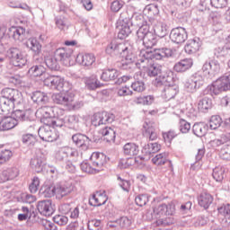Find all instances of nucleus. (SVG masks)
I'll return each instance as SVG.
<instances>
[{
	"label": "nucleus",
	"mask_w": 230,
	"mask_h": 230,
	"mask_svg": "<svg viewBox=\"0 0 230 230\" xmlns=\"http://www.w3.org/2000/svg\"><path fill=\"white\" fill-rule=\"evenodd\" d=\"M173 57V50L168 48H159L152 50H142L140 58L137 60L139 69H143L148 66L150 60H164V58H172Z\"/></svg>",
	"instance_id": "1"
},
{
	"label": "nucleus",
	"mask_w": 230,
	"mask_h": 230,
	"mask_svg": "<svg viewBox=\"0 0 230 230\" xmlns=\"http://www.w3.org/2000/svg\"><path fill=\"white\" fill-rule=\"evenodd\" d=\"M1 112L12 114L15 103H21L19 92L12 88H4L1 91Z\"/></svg>",
	"instance_id": "2"
},
{
	"label": "nucleus",
	"mask_w": 230,
	"mask_h": 230,
	"mask_svg": "<svg viewBox=\"0 0 230 230\" xmlns=\"http://www.w3.org/2000/svg\"><path fill=\"white\" fill-rule=\"evenodd\" d=\"M230 90V72L226 73L223 76L217 79L214 83L208 85L203 90L204 96L209 94L210 96H217L219 93Z\"/></svg>",
	"instance_id": "3"
},
{
	"label": "nucleus",
	"mask_w": 230,
	"mask_h": 230,
	"mask_svg": "<svg viewBox=\"0 0 230 230\" xmlns=\"http://www.w3.org/2000/svg\"><path fill=\"white\" fill-rule=\"evenodd\" d=\"M133 15L134 13L128 10H125L120 13L119 18L117 22V28L119 30L118 39L120 40H123L132 33L133 29H130V22Z\"/></svg>",
	"instance_id": "4"
},
{
	"label": "nucleus",
	"mask_w": 230,
	"mask_h": 230,
	"mask_svg": "<svg viewBox=\"0 0 230 230\" xmlns=\"http://www.w3.org/2000/svg\"><path fill=\"white\" fill-rule=\"evenodd\" d=\"M137 41L142 42L143 46L150 49L157 44V34L154 32V28L144 25L141 29L137 31Z\"/></svg>",
	"instance_id": "5"
},
{
	"label": "nucleus",
	"mask_w": 230,
	"mask_h": 230,
	"mask_svg": "<svg viewBox=\"0 0 230 230\" xmlns=\"http://www.w3.org/2000/svg\"><path fill=\"white\" fill-rule=\"evenodd\" d=\"M4 55L14 67L21 69L28 64L26 54L17 47H11L5 51Z\"/></svg>",
	"instance_id": "6"
},
{
	"label": "nucleus",
	"mask_w": 230,
	"mask_h": 230,
	"mask_svg": "<svg viewBox=\"0 0 230 230\" xmlns=\"http://www.w3.org/2000/svg\"><path fill=\"white\" fill-rule=\"evenodd\" d=\"M107 55L111 57H125L131 53L133 50L127 47L125 42H119L118 40H112L106 47L105 49Z\"/></svg>",
	"instance_id": "7"
},
{
	"label": "nucleus",
	"mask_w": 230,
	"mask_h": 230,
	"mask_svg": "<svg viewBox=\"0 0 230 230\" xmlns=\"http://www.w3.org/2000/svg\"><path fill=\"white\" fill-rule=\"evenodd\" d=\"M69 159H72L74 163H77L78 159H80L78 150L67 146L62 147L56 154V161H58V163H61V164H64V163H66V161H69Z\"/></svg>",
	"instance_id": "8"
},
{
	"label": "nucleus",
	"mask_w": 230,
	"mask_h": 230,
	"mask_svg": "<svg viewBox=\"0 0 230 230\" xmlns=\"http://www.w3.org/2000/svg\"><path fill=\"white\" fill-rule=\"evenodd\" d=\"M1 32L3 33L2 40H4V39H13V40L21 41L24 39L26 29L17 26H12L6 29L5 26H2Z\"/></svg>",
	"instance_id": "9"
},
{
	"label": "nucleus",
	"mask_w": 230,
	"mask_h": 230,
	"mask_svg": "<svg viewBox=\"0 0 230 230\" xmlns=\"http://www.w3.org/2000/svg\"><path fill=\"white\" fill-rule=\"evenodd\" d=\"M122 58L125 59L117 63V66L119 69H122V71H134L136 67L139 69V65L137 64V56H136L134 51L129 52L126 56L122 57Z\"/></svg>",
	"instance_id": "10"
},
{
	"label": "nucleus",
	"mask_w": 230,
	"mask_h": 230,
	"mask_svg": "<svg viewBox=\"0 0 230 230\" xmlns=\"http://www.w3.org/2000/svg\"><path fill=\"white\" fill-rule=\"evenodd\" d=\"M177 77L172 70L164 71L158 77L155 78L154 84L155 87H164L166 85H177Z\"/></svg>",
	"instance_id": "11"
},
{
	"label": "nucleus",
	"mask_w": 230,
	"mask_h": 230,
	"mask_svg": "<svg viewBox=\"0 0 230 230\" xmlns=\"http://www.w3.org/2000/svg\"><path fill=\"white\" fill-rule=\"evenodd\" d=\"M116 116L113 113L102 111L94 113L92 117V125L93 127H102V125H107V123H112Z\"/></svg>",
	"instance_id": "12"
},
{
	"label": "nucleus",
	"mask_w": 230,
	"mask_h": 230,
	"mask_svg": "<svg viewBox=\"0 0 230 230\" xmlns=\"http://www.w3.org/2000/svg\"><path fill=\"white\" fill-rule=\"evenodd\" d=\"M62 112V110L51 106H42L37 111V114H40V121L44 125H48V122L52 118H57V114Z\"/></svg>",
	"instance_id": "13"
},
{
	"label": "nucleus",
	"mask_w": 230,
	"mask_h": 230,
	"mask_svg": "<svg viewBox=\"0 0 230 230\" xmlns=\"http://www.w3.org/2000/svg\"><path fill=\"white\" fill-rule=\"evenodd\" d=\"M169 39L173 44H184L188 40V31L184 27H176L171 30Z\"/></svg>",
	"instance_id": "14"
},
{
	"label": "nucleus",
	"mask_w": 230,
	"mask_h": 230,
	"mask_svg": "<svg viewBox=\"0 0 230 230\" xmlns=\"http://www.w3.org/2000/svg\"><path fill=\"white\" fill-rule=\"evenodd\" d=\"M201 69L205 76H208V78H213L215 75H218V73H220V63L217 59L206 61L203 64Z\"/></svg>",
	"instance_id": "15"
},
{
	"label": "nucleus",
	"mask_w": 230,
	"mask_h": 230,
	"mask_svg": "<svg viewBox=\"0 0 230 230\" xmlns=\"http://www.w3.org/2000/svg\"><path fill=\"white\" fill-rule=\"evenodd\" d=\"M204 84V77L199 74H195L192 79L185 83L184 86L188 93H197V90L200 89Z\"/></svg>",
	"instance_id": "16"
},
{
	"label": "nucleus",
	"mask_w": 230,
	"mask_h": 230,
	"mask_svg": "<svg viewBox=\"0 0 230 230\" xmlns=\"http://www.w3.org/2000/svg\"><path fill=\"white\" fill-rule=\"evenodd\" d=\"M200 48H202V40H200V38L195 37L187 41L184 46V51L187 55H195L200 50Z\"/></svg>",
	"instance_id": "17"
},
{
	"label": "nucleus",
	"mask_w": 230,
	"mask_h": 230,
	"mask_svg": "<svg viewBox=\"0 0 230 230\" xmlns=\"http://www.w3.org/2000/svg\"><path fill=\"white\" fill-rule=\"evenodd\" d=\"M154 212L158 215V217H172V215L175 213V204L172 202L160 204L154 209Z\"/></svg>",
	"instance_id": "18"
},
{
	"label": "nucleus",
	"mask_w": 230,
	"mask_h": 230,
	"mask_svg": "<svg viewBox=\"0 0 230 230\" xmlns=\"http://www.w3.org/2000/svg\"><path fill=\"white\" fill-rule=\"evenodd\" d=\"M1 116L2 130H12V128H15L19 124L18 120L12 117V113H4L2 111Z\"/></svg>",
	"instance_id": "19"
},
{
	"label": "nucleus",
	"mask_w": 230,
	"mask_h": 230,
	"mask_svg": "<svg viewBox=\"0 0 230 230\" xmlns=\"http://www.w3.org/2000/svg\"><path fill=\"white\" fill-rule=\"evenodd\" d=\"M90 160L93 168H96L99 172H102V168L107 164V155H103V153L93 152L90 156Z\"/></svg>",
	"instance_id": "20"
},
{
	"label": "nucleus",
	"mask_w": 230,
	"mask_h": 230,
	"mask_svg": "<svg viewBox=\"0 0 230 230\" xmlns=\"http://www.w3.org/2000/svg\"><path fill=\"white\" fill-rule=\"evenodd\" d=\"M72 141L75 143L77 148H80L83 152H87L89 148V143L87 142V137L85 134L76 133L72 136Z\"/></svg>",
	"instance_id": "21"
},
{
	"label": "nucleus",
	"mask_w": 230,
	"mask_h": 230,
	"mask_svg": "<svg viewBox=\"0 0 230 230\" xmlns=\"http://www.w3.org/2000/svg\"><path fill=\"white\" fill-rule=\"evenodd\" d=\"M83 82L88 91H96L103 87V84L98 80V75H92L83 78Z\"/></svg>",
	"instance_id": "22"
},
{
	"label": "nucleus",
	"mask_w": 230,
	"mask_h": 230,
	"mask_svg": "<svg viewBox=\"0 0 230 230\" xmlns=\"http://www.w3.org/2000/svg\"><path fill=\"white\" fill-rule=\"evenodd\" d=\"M38 135L42 141H46L47 143H53L57 139L55 133L52 132L51 128L48 125L40 127L38 129Z\"/></svg>",
	"instance_id": "23"
},
{
	"label": "nucleus",
	"mask_w": 230,
	"mask_h": 230,
	"mask_svg": "<svg viewBox=\"0 0 230 230\" xmlns=\"http://www.w3.org/2000/svg\"><path fill=\"white\" fill-rule=\"evenodd\" d=\"M162 89V98L165 100V102H170V100H173L177 94H179V84H172L163 86Z\"/></svg>",
	"instance_id": "24"
},
{
	"label": "nucleus",
	"mask_w": 230,
	"mask_h": 230,
	"mask_svg": "<svg viewBox=\"0 0 230 230\" xmlns=\"http://www.w3.org/2000/svg\"><path fill=\"white\" fill-rule=\"evenodd\" d=\"M37 209L40 215H44V217H51V215H53V205L51 199L39 201L37 204Z\"/></svg>",
	"instance_id": "25"
},
{
	"label": "nucleus",
	"mask_w": 230,
	"mask_h": 230,
	"mask_svg": "<svg viewBox=\"0 0 230 230\" xmlns=\"http://www.w3.org/2000/svg\"><path fill=\"white\" fill-rule=\"evenodd\" d=\"M144 69L145 73L147 75V76H150V78H154L155 76H161L164 71H163V66L159 64H149L146 65L145 67H142Z\"/></svg>",
	"instance_id": "26"
},
{
	"label": "nucleus",
	"mask_w": 230,
	"mask_h": 230,
	"mask_svg": "<svg viewBox=\"0 0 230 230\" xmlns=\"http://www.w3.org/2000/svg\"><path fill=\"white\" fill-rule=\"evenodd\" d=\"M153 164L156 166H165V168H173V164L168 159V153H162L156 155L152 158Z\"/></svg>",
	"instance_id": "27"
},
{
	"label": "nucleus",
	"mask_w": 230,
	"mask_h": 230,
	"mask_svg": "<svg viewBox=\"0 0 230 230\" xmlns=\"http://www.w3.org/2000/svg\"><path fill=\"white\" fill-rule=\"evenodd\" d=\"M119 76V71L116 68H106L103 69L101 75L100 80L102 82H114L115 80H118V77Z\"/></svg>",
	"instance_id": "28"
},
{
	"label": "nucleus",
	"mask_w": 230,
	"mask_h": 230,
	"mask_svg": "<svg viewBox=\"0 0 230 230\" xmlns=\"http://www.w3.org/2000/svg\"><path fill=\"white\" fill-rule=\"evenodd\" d=\"M71 55H73V51L66 50L65 48L57 49L54 52V57L57 58L58 62H61V64H65V66H67Z\"/></svg>",
	"instance_id": "29"
},
{
	"label": "nucleus",
	"mask_w": 230,
	"mask_h": 230,
	"mask_svg": "<svg viewBox=\"0 0 230 230\" xmlns=\"http://www.w3.org/2000/svg\"><path fill=\"white\" fill-rule=\"evenodd\" d=\"M46 163V158L42 155H36L33 158L31 159L30 164L31 168L36 173H40L44 170V164Z\"/></svg>",
	"instance_id": "30"
},
{
	"label": "nucleus",
	"mask_w": 230,
	"mask_h": 230,
	"mask_svg": "<svg viewBox=\"0 0 230 230\" xmlns=\"http://www.w3.org/2000/svg\"><path fill=\"white\" fill-rule=\"evenodd\" d=\"M213 200H215V198H213V195L208 191H203L199 194V197H198V204L200 208H204L205 209H209V206L213 204Z\"/></svg>",
	"instance_id": "31"
},
{
	"label": "nucleus",
	"mask_w": 230,
	"mask_h": 230,
	"mask_svg": "<svg viewBox=\"0 0 230 230\" xmlns=\"http://www.w3.org/2000/svg\"><path fill=\"white\" fill-rule=\"evenodd\" d=\"M193 67V59L184 58L175 63L173 69L176 73H186V71Z\"/></svg>",
	"instance_id": "32"
},
{
	"label": "nucleus",
	"mask_w": 230,
	"mask_h": 230,
	"mask_svg": "<svg viewBox=\"0 0 230 230\" xmlns=\"http://www.w3.org/2000/svg\"><path fill=\"white\" fill-rule=\"evenodd\" d=\"M75 61L77 64L81 66H84L85 67H91L94 62H96V58L93 54L87 53V54H78Z\"/></svg>",
	"instance_id": "33"
},
{
	"label": "nucleus",
	"mask_w": 230,
	"mask_h": 230,
	"mask_svg": "<svg viewBox=\"0 0 230 230\" xmlns=\"http://www.w3.org/2000/svg\"><path fill=\"white\" fill-rule=\"evenodd\" d=\"M143 26H150L145 21V16L137 13H133V16L131 17V22L129 23L130 30H132V28H138V30H141Z\"/></svg>",
	"instance_id": "34"
},
{
	"label": "nucleus",
	"mask_w": 230,
	"mask_h": 230,
	"mask_svg": "<svg viewBox=\"0 0 230 230\" xmlns=\"http://www.w3.org/2000/svg\"><path fill=\"white\" fill-rule=\"evenodd\" d=\"M80 119L76 115H67L63 117V123L66 128H70L71 130H78V123Z\"/></svg>",
	"instance_id": "35"
},
{
	"label": "nucleus",
	"mask_w": 230,
	"mask_h": 230,
	"mask_svg": "<svg viewBox=\"0 0 230 230\" xmlns=\"http://www.w3.org/2000/svg\"><path fill=\"white\" fill-rule=\"evenodd\" d=\"M40 60L45 64L49 71H58L60 69V64H58V60L55 56H48Z\"/></svg>",
	"instance_id": "36"
},
{
	"label": "nucleus",
	"mask_w": 230,
	"mask_h": 230,
	"mask_svg": "<svg viewBox=\"0 0 230 230\" xmlns=\"http://www.w3.org/2000/svg\"><path fill=\"white\" fill-rule=\"evenodd\" d=\"M31 100L37 105H46L49 102V97L44 92L36 91L31 94Z\"/></svg>",
	"instance_id": "37"
},
{
	"label": "nucleus",
	"mask_w": 230,
	"mask_h": 230,
	"mask_svg": "<svg viewBox=\"0 0 230 230\" xmlns=\"http://www.w3.org/2000/svg\"><path fill=\"white\" fill-rule=\"evenodd\" d=\"M208 130H209V125L206 122H196L192 126L193 135L197 136V137H204L208 134Z\"/></svg>",
	"instance_id": "38"
},
{
	"label": "nucleus",
	"mask_w": 230,
	"mask_h": 230,
	"mask_svg": "<svg viewBox=\"0 0 230 230\" xmlns=\"http://www.w3.org/2000/svg\"><path fill=\"white\" fill-rule=\"evenodd\" d=\"M25 46L31 49L34 55H40V52L42 51V45L37 38H30L27 40Z\"/></svg>",
	"instance_id": "39"
},
{
	"label": "nucleus",
	"mask_w": 230,
	"mask_h": 230,
	"mask_svg": "<svg viewBox=\"0 0 230 230\" xmlns=\"http://www.w3.org/2000/svg\"><path fill=\"white\" fill-rule=\"evenodd\" d=\"M40 60L39 63H37L36 65H33L29 70L28 73L31 76H34V77H39V76H42V75H44V73H46V67H44V63H42V60H40V58L37 59Z\"/></svg>",
	"instance_id": "40"
},
{
	"label": "nucleus",
	"mask_w": 230,
	"mask_h": 230,
	"mask_svg": "<svg viewBox=\"0 0 230 230\" xmlns=\"http://www.w3.org/2000/svg\"><path fill=\"white\" fill-rule=\"evenodd\" d=\"M19 175V169L17 167H11L4 170L2 172V182H6L8 181H13L15 177H18Z\"/></svg>",
	"instance_id": "41"
},
{
	"label": "nucleus",
	"mask_w": 230,
	"mask_h": 230,
	"mask_svg": "<svg viewBox=\"0 0 230 230\" xmlns=\"http://www.w3.org/2000/svg\"><path fill=\"white\" fill-rule=\"evenodd\" d=\"M52 100L58 105H69L73 102V98L64 93L53 94Z\"/></svg>",
	"instance_id": "42"
},
{
	"label": "nucleus",
	"mask_w": 230,
	"mask_h": 230,
	"mask_svg": "<svg viewBox=\"0 0 230 230\" xmlns=\"http://www.w3.org/2000/svg\"><path fill=\"white\" fill-rule=\"evenodd\" d=\"M123 152L125 155L133 157L134 155H137V154H139V146L136 143L128 142L124 145Z\"/></svg>",
	"instance_id": "43"
},
{
	"label": "nucleus",
	"mask_w": 230,
	"mask_h": 230,
	"mask_svg": "<svg viewBox=\"0 0 230 230\" xmlns=\"http://www.w3.org/2000/svg\"><path fill=\"white\" fill-rule=\"evenodd\" d=\"M101 134L107 143H114V141H116V130L111 127H105L101 129Z\"/></svg>",
	"instance_id": "44"
},
{
	"label": "nucleus",
	"mask_w": 230,
	"mask_h": 230,
	"mask_svg": "<svg viewBox=\"0 0 230 230\" xmlns=\"http://www.w3.org/2000/svg\"><path fill=\"white\" fill-rule=\"evenodd\" d=\"M55 190L56 186L49 184V185H43L40 189V197H42L43 199H51V197L55 196Z\"/></svg>",
	"instance_id": "45"
},
{
	"label": "nucleus",
	"mask_w": 230,
	"mask_h": 230,
	"mask_svg": "<svg viewBox=\"0 0 230 230\" xmlns=\"http://www.w3.org/2000/svg\"><path fill=\"white\" fill-rule=\"evenodd\" d=\"M107 203V198L103 197V195L99 194H93L92 197L89 199V204L93 206V208H100V206H103Z\"/></svg>",
	"instance_id": "46"
},
{
	"label": "nucleus",
	"mask_w": 230,
	"mask_h": 230,
	"mask_svg": "<svg viewBox=\"0 0 230 230\" xmlns=\"http://www.w3.org/2000/svg\"><path fill=\"white\" fill-rule=\"evenodd\" d=\"M213 107V101L208 97L200 99L198 103V109L200 112H208Z\"/></svg>",
	"instance_id": "47"
},
{
	"label": "nucleus",
	"mask_w": 230,
	"mask_h": 230,
	"mask_svg": "<svg viewBox=\"0 0 230 230\" xmlns=\"http://www.w3.org/2000/svg\"><path fill=\"white\" fill-rule=\"evenodd\" d=\"M208 125V128H210V130H218V128L222 130V117H220V115L211 116Z\"/></svg>",
	"instance_id": "48"
},
{
	"label": "nucleus",
	"mask_w": 230,
	"mask_h": 230,
	"mask_svg": "<svg viewBox=\"0 0 230 230\" xmlns=\"http://www.w3.org/2000/svg\"><path fill=\"white\" fill-rule=\"evenodd\" d=\"M212 177L216 182H222L226 177V167L217 166L214 168Z\"/></svg>",
	"instance_id": "49"
},
{
	"label": "nucleus",
	"mask_w": 230,
	"mask_h": 230,
	"mask_svg": "<svg viewBox=\"0 0 230 230\" xmlns=\"http://www.w3.org/2000/svg\"><path fill=\"white\" fill-rule=\"evenodd\" d=\"M156 37H166L168 35V25L166 23H159L153 29Z\"/></svg>",
	"instance_id": "50"
},
{
	"label": "nucleus",
	"mask_w": 230,
	"mask_h": 230,
	"mask_svg": "<svg viewBox=\"0 0 230 230\" xmlns=\"http://www.w3.org/2000/svg\"><path fill=\"white\" fill-rule=\"evenodd\" d=\"M55 22L57 28L61 31H66V30H69V22H67V18L64 16H59L55 18Z\"/></svg>",
	"instance_id": "51"
},
{
	"label": "nucleus",
	"mask_w": 230,
	"mask_h": 230,
	"mask_svg": "<svg viewBox=\"0 0 230 230\" xmlns=\"http://www.w3.org/2000/svg\"><path fill=\"white\" fill-rule=\"evenodd\" d=\"M51 128H64V118L58 117V114H57L56 118H52L47 124Z\"/></svg>",
	"instance_id": "52"
},
{
	"label": "nucleus",
	"mask_w": 230,
	"mask_h": 230,
	"mask_svg": "<svg viewBox=\"0 0 230 230\" xmlns=\"http://www.w3.org/2000/svg\"><path fill=\"white\" fill-rule=\"evenodd\" d=\"M4 79L5 82H8L9 84H13V85H21L22 80L21 76L17 75H13L12 73H5L4 75Z\"/></svg>",
	"instance_id": "53"
},
{
	"label": "nucleus",
	"mask_w": 230,
	"mask_h": 230,
	"mask_svg": "<svg viewBox=\"0 0 230 230\" xmlns=\"http://www.w3.org/2000/svg\"><path fill=\"white\" fill-rule=\"evenodd\" d=\"M17 200L18 202H22L23 204H33V202L37 200V197L23 192L17 197Z\"/></svg>",
	"instance_id": "54"
},
{
	"label": "nucleus",
	"mask_w": 230,
	"mask_h": 230,
	"mask_svg": "<svg viewBox=\"0 0 230 230\" xmlns=\"http://www.w3.org/2000/svg\"><path fill=\"white\" fill-rule=\"evenodd\" d=\"M154 95H146L137 97L134 102L139 105H152L154 103Z\"/></svg>",
	"instance_id": "55"
},
{
	"label": "nucleus",
	"mask_w": 230,
	"mask_h": 230,
	"mask_svg": "<svg viewBox=\"0 0 230 230\" xmlns=\"http://www.w3.org/2000/svg\"><path fill=\"white\" fill-rule=\"evenodd\" d=\"M66 85H67V83L62 77L58 76L52 89L54 91H60V93H67L68 90L66 89Z\"/></svg>",
	"instance_id": "56"
},
{
	"label": "nucleus",
	"mask_w": 230,
	"mask_h": 230,
	"mask_svg": "<svg viewBox=\"0 0 230 230\" xmlns=\"http://www.w3.org/2000/svg\"><path fill=\"white\" fill-rule=\"evenodd\" d=\"M13 156V153L12 149H8L4 147V145L1 146V164L7 163Z\"/></svg>",
	"instance_id": "57"
},
{
	"label": "nucleus",
	"mask_w": 230,
	"mask_h": 230,
	"mask_svg": "<svg viewBox=\"0 0 230 230\" xmlns=\"http://www.w3.org/2000/svg\"><path fill=\"white\" fill-rule=\"evenodd\" d=\"M161 150V145L157 143H150L144 146L145 154L147 155H152V154H156Z\"/></svg>",
	"instance_id": "58"
},
{
	"label": "nucleus",
	"mask_w": 230,
	"mask_h": 230,
	"mask_svg": "<svg viewBox=\"0 0 230 230\" xmlns=\"http://www.w3.org/2000/svg\"><path fill=\"white\" fill-rule=\"evenodd\" d=\"M80 168L82 172H84L85 173H99L100 169H96V167L91 165L87 162H82L80 164Z\"/></svg>",
	"instance_id": "59"
},
{
	"label": "nucleus",
	"mask_w": 230,
	"mask_h": 230,
	"mask_svg": "<svg viewBox=\"0 0 230 230\" xmlns=\"http://www.w3.org/2000/svg\"><path fill=\"white\" fill-rule=\"evenodd\" d=\"M150 200V196L148 194H138L135 198V202L137 206L143 208V206H146Z\"/></svg>",
	"instance_id": "60"
},
{
	"label": "nucleus",
	"mask_w": 230,
	"mask_h": 230,
	"mask_svg": "<svg viewBox=\"0 0 230 230\" xmlns=\"http://www.w3.org/2000/svg\"><path fill=\"white\" fill-rule=\"evenodd\" d=\"M144 128H146L144 136L148 137L149 141H155V139H157V132H155V128L153 126H149L147 128L144 126Z\"/></svg>",
	"instance_id": "61"
},
{
	"label": "nucleus",
	"mask_w": 230,
	"mask_h": 230,
	"mask_svg": "<svg viewBox=\"0 0 230 230\" xmlns=\"http://www.w3.org/2000/svg\"><path fill=\"white\" fill-rule=\"evenodd\" d=\"M71 193V189L64 186H56L55 195H57L58 199H62L66 197V195H69Z\"/></svg>",
	"instance_id": "62"
},
{
	"label": "nucleus",
	"mask_w": 230,
	"mask_h": 230,
	"mask_svg": "<svg viewBox=\"0 0 230 230\" xmlns=\"http://www.w3.org/2000/svg\"><path fill=\"white\" fill-rule=\"evenodd\" d=\"M131 89L135 91V93H143V91L146 89V85L142 80H137L131 84Z\"/></svg>",
	"instance_id": "63"
},
{
	"label": "nucleus",
	"mask_w": 230,
	"mask_h": 230,
	"mask_svg": "<svg viewBox=\"0 0 230 230\" xmlns=\"http://www.w3.org/2000/svg\"><path fill=\"white\" fill-rule=\"evenodd\" d=\"M218 215H221V217H229L230 215V204H223L220 207L217 208Z\"/></svg>",
	"instance_id": "64"
}]
</instances>
